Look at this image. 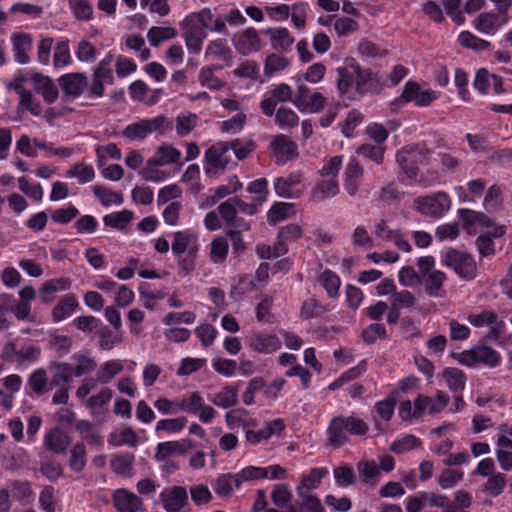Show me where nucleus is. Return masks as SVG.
Instances as JSON below:
<instances>
[{"mask_svg":"<svg viewBox=\"0 0 512 512\" xmlns=\"http://www.w3.org/2000/svg\"><path fill=\"white\" fill-rule=\"evenodd\" d=\"M229 245L226 238L217 236L210 243V260L215 264L223 263L228 255Z\"/></svg>","mask_w":512,"mask_h":512,"instance_id":"nucleus-56","label":"nucleus"},{"mask_svg":"<svg viewBox=\"0 0 512 512\" xmlns=\"http://www.w3.org/2000/svg\"><path fill=\"white\" fill-rule=\"evenodd\" d=\"M328 474L325 467L312 468L307 474L303 475L300 484L296 487L300 497L309 495L310 490L316 489L321 484V480Z\"/></svg>","mask_w":512,"mask_h":512,"instance_id":"nucleus-32","label":"nucleus"},{"mask_svg":"<svg viewBox=\"0 0 512 512\" xmlns=\"http://www.w3.org/2000/svg\"><path fill=\"white\" fill-rule=\"evenodd\" d=\"M449 396L443 391H437L435 396L418 395L416 398L417 413L421 417L425 414L435 415L440 413L448 404Z\"/></svg>","mask_w":512,"mask_h":512,"instance_id":"nucleus-21","label":"nucleus"},{"mask_svg":"<svg viewBox=\"0 0 512 512\" xmlns=\"http://www.w3.org/2000/svg\"><path fill=\"white\" fill-rule=\"evenodd\" d=\"M329 311V307L322 304L315 298L306 299L300 309V318L308 320L311 318L319 317Z\"/></svg>","mask_w":512,"mask_h":512,"instance_id":"nucleus-55","label":"nucleus"},{"mask_svg":"<svg viewBox=\"0 0 512 512\" xmlns=\"http://www.w3.org/2000/svg\"><path fill=\"white\" fill-rule=\"evenodd\" d=\"M49 369L54 371L52 376V384L60 387L63 383H69L73 377V367L66 362H51Z\"/></svg>","mask_w":512,"mask_h":512,"instance_id":"nucleus-52","label":"nucleus"},{"mask_svg":"<svg viewBox=\"0 0 512 512\" xmlns=\"http://www.w3.org/2000/svg\"><path fill=\"white\" fill-rule=\"evenodd\" d=\"M235 49L242 55H250L262 48V43L258 31L249 27L233 38Z\"/></svg>","mask_w":512,"mask_h":512,"instance_id":"nucleus-19","label":"nucleus"},{"mask_svg":"<svg viewBox=\"0 0 512 512\" xmlns=\"http://www.w3.org/2000/svg\"><path fill=\"white\" fill-rule=\"evenodd\" d=\"M166 512H181L188 504V494L184 487L171 486L164 488L159 495Z\"/></svg>","mask_w":512,"mask_h":512,"instance_id":"nucleus-18","label":"nucleus"},{"mask_svg":"<svg viewBox=\"0 0 512 512\" xmlns=\"http://www.w3.org/2000/svg\"><path fill=\"white\" fill-rule=\"evenodd\" d=\"M375 74L370 69H361L358 65V73L356 76L355 89L359 93L371 91L377 84Z\"/></svg>","mask_w":512,"mask_h":512,"instance_id":"nucleus-59","label":"nucleus"},{"mask_svg":"<svg viewBox=\"0 0 512 512\" xmlns=\"http://www.w3.org/2000/svg\"><path fill=\"white\" fill-rule=\"evenodd\" d=\"M108 443L113 447H136L139 444V437L131 427H125L119 431L110 433Z\"/></svg>","mask_w":512,"mask_h":512,"instance_id":"nucleus-40","label":"nucleus"},{"mask_svg":"<svg viewBox=\"0 0 512 512\" xmlns=\"http://www.w3.org/2000/svg\"><path fill=\"white\" fill-rule=\"evenodd\" d=\"M132 218V211L124 209L119 212H113L105 215L103 217V222L108 227L120 230L125 228Z\"/></svg>","mask_w":512,"mask_h":512,"instance_id":"nucleus-63","label":"nucleus"},{"mask_svg":"<svg viewBox=\"0 0 512 512\" xmlns=\"http://www.w3.org/2000/svg\"><path fill=\"white\" fill-rule=\"evenodd\" d=\"M178 410L196 415L205 424L211 423L217 414L212 406L205 403L198 391H193L179 400Z\"/></svg>","mask_w":512,"mask_h":512,"instance_id":"nucleus-8","label":"nucleus"},{"mask_svg":"<svg viewBox=\"0 0 512 512\" xmlns=\"http://www.w3.org/2000/svg\"><path fill=\"white\" fill-rule=\"evenodd\" d=\"M163 368L155 362H147L142 369V384L145 388H151L157 380L163 375Z\"/></svg>","mask_w":512,"mask_h":512,"instance_id":"nucleus-64","label":"nucleus"},{"mask_svg":"<svg viewBox=\"0 0 512 512\" xmlns=\"http://www.w3.org/2000/svg\"><path fill=\"white\" fill-rule=\"evenodd\" d=\"M231 57L232 51L224 39L211 40L205 48V58L207 60L229 62Z\"/></svg>","mask_w":512,"mask_h":512,"instance_id":"nucleus-39","label":"nucleus"},{"mask_svg":"<svg viewBox=\"0 0 512 512\" xmlns=\"http://www.w3.org/2000/svg\"><path fill=\"white\" fill-rule=\"evenodd\" d=\"M11 40L15 61L19 64L29 63V52L32 48L31 37L26 34H17L12 36Z\"/></svg>","mask_w":512,"mask_h":512,"instance_id":"nucleus-38","label":"nucleus"},{"mask_svg":"<svg viewBox=\"0 0 512 512\" xmlns=\"http://www.w3.org/2000/svg\"><path fill=\"white\" fill-rule=\"evenodd\" d=\"M438 97V92L432 89H422L417 82L408 81L403 87L400 99L404 102H413L419 107H426Z\"/></svg>","mask_w":512,"mask_h":512,"instance_id":"nucleus-15","label":"nucleus"},{"mask_svg":"<svg viewBox=\"0 0 512 512\" xmlns=\"http://www.w3.org/2000/svg\"><path fill=\"white\" fill-rule=\"evenodd\" d=\"M508 22H503V17L494 12H483L474 21V27L482 34L494 35L500 27Z\"/></svg>","mask_w":512,"mask_h":512,"instance_id":"nucleus-28","label":"nucleus"},{"mask_svg":"<svg viewBox=\"0 0 512 512\" xmlns=\"http://www.w3.org/2000/svg\"><path fill=\"white\" fill-rule=\"evenodd\" d=\"M209 400L217 407L228 409L238 402V389L231 385L224 386L219 392L214 393Z\"/></svg>","mask_w":512,"mask_h":512,"instance_id":"nucleus-41","label":"nucleus"},{"mask_svg":"<svg viewBox=\"0 0 512 512\" xmlns=\"http://www.w3.org/2000/svg\"><path fill=\"white\" fill-rule=\"evenodd\" d=\"M228 152L226 142H217L205 151L204 170L207 176L216 177L225 170L230 161Z\"/></svg>","mask_w":512,"mask_h":512,"instance_id":"nucleus-10","label":"nucleus"},{"mask_svg":"<svg viewBox=\"0 0 512 512\" xmlns=\"http://www.w3.org/2000/svg\"><path fill=\"white\" fill-rule=\"evenodd\" d=\"M340 192L339 183L337 179H322L319 180L312 189V199L315 202L324 201L329 198L337 196Z\"/></svg>","mask_w":512,"mask_h":512,"instance_id":"nucleus-35","label":"nucleus"},{"mask_svg":"<svg viewBox=\"0 0 512 512\" xmlns=\"http://www.w3.org/2000/svg\"><path fill=\"white\" fill-rule=\"evenodd\" d=\"M466 319L475 328L487 327V337L491 341H498L505 331V322L492 310L469 313Z\"/></svg>","mask_w":512,"mask_h":512,"instance_id":"nucleus-7","label":"nucleus"},{"mask_svg":"<svg viewBox=\"0 0 512 512\" xmlns=\"http://www.w3.org/2000/svg\"><path fill=\"white\" fill-rule=\"evenodd\" d=\"M274 50L290 51L295 42L294 36L286 27H268L264 30Z\"/></svg>","mask_w":512,"mask_h":512,"instance_id":"nucleus-24","label":"nucleus"},{"mask_svg":"<svg viewBox=\"0 0 512 512\" xmlns=\"http://www.w3.org/2000/svg\"><path fill=\"white\" fill-rule=\"evenodd\" d=\"M181 158V152L173 146L162 145L155 154L147 160L148 166H165L177 163Z\"/></svg>","mask_w":512,"mask_h":512,"instance_id":"nucleus-37","label":"nucleus"},{"mask_svg":"<svg viewBox=\"0 0 512 512\" xmlns=\"http://www.w3.org/2000/svg\"><path fill=\"white\" fill-rule=\"evenodd\" d=\"M326 99L319 93H311L305 84H299L293 104L300 112L317 113L325 106Z\"/></svg>","mask_w":512,"mask_h":512,"instance_id":"nucleus-14","label":"nucleus"},{"mask_svg":"<svg viewBox=\"0 0 512 512\" xmlns=\"http://www.w3.org/2000/svg\"><path fill=\"white\" fill-rule=\"evenodd\" d=\"M357 470L363 483L369 486H375L378 484L381 473L376 461L362 460L358 462Z\"/></svg>","mask_w":512,"mask_h":512,"instance_id":"nucleus-42","label":"nucleus"},{"mask_svg":"<svg viewBox=\"0 0 512 512\" xmlns=\"http://www.w3.org/2000/svg\"><path fill=\"white\" fill-rule=\"evenodd\" d=\"M27 387H29L31 393L36 396L44 395L48 391V377L46 370L38 368L31 372L27 380Z\"/></svg>","mask_w":512,"mask_h":512,"instance_id":"nucleus-47","label":"nucleus"},{"mask_svg":"<svg viewBox=\"0 0 512 512\" xmlns=\"http://www.w3.org/2000/svg\"><path fill=\"white\" fill-rule=\"evenodd\" d=\"M71 443L70 436L59 428L47 432L44 436L43 445L56 454H63Z\"/></svg>","mask_w":512,"mask_h":512,"instance_id":"nucleus-31","label":"nucleus"},{"mask_svg":"<svg viewBox=\"0 0 512 512\" xmlns=\"http://www.w3.org/2000/svg\"><path fill=\"white\" fill-rule=\"evenodd\" d=\"M179 26L188 51L199 54L202 50L203 42L207 38V34L199 32L197 29L182 21H180Z\"/></svg>","mask_w":512,"mask_h":512,"instance_id":"nucleus-34","label":"nucleus"},{"mask_svg":"<svg viewBox=\"0 0 512 512\" xmlns=\"http://www.w3.org/2000/svg\"><path fill=\"white\" fill-rule=\"evenodd\" d=\"M453 357L459 364L467 367L483 365L489 368H495L502 362L500 353L488 345L473 346L460 353H453Z\"/></svg>","mask_w":512,"mask_h":512,"instance_id":"nucleus-3","label":"nucleus"},{"mask_svg":"<svg viewBox=\"0 0 512 512\" xmlns=\"http://www.w3.org/2000/svg\"><path fill=\"white\" fill-rule=\"evenodd\" d=\"M193 447L194 443L190 439L161 442L156 446L155 458L157 461H165L174 454L185 455Z\"/></svg>","mask_w":512,"mask_h":512,"instance_id":"nucleus-23","label":"nucleus"},{"mask_svg":"<svg viewBox=\"0 0 512 512\" xmlns=\"http://www.w3.org/2000/svg\"><path fill=\"white\" fill-rule=\"evenodd\" d=\"M123 369V363L119 359L105 361L97 372V381L102 385L109 384Z\"/></svg>","mask_w":512,"mask_h":512,"instance_id":"nucleus-44","label":"nucleus"},{"mask_svg":"<svg viewBox=\"0 0 512 512\" xmlns=\"http://www.w3.org/2000/svg\"><path fill=\"white\" fill-rule=\"evenodd\" d=\"M235 488V473L222 474L213 483L215 493L221 497L229 498Z\"/></svg>","mask_w":512,"mask_h":512,"instance_id":"nucleus-58","label":"nucleus"},{"mask_svg":"<svg viewBox=\"0 0 512 512\" xmlns=\"http://www.w3.org/2000/svg\"><path fill=\"white\" fill-rule=\"evenodd\" d=\"M72 359L76 363L75 368H73V374L77 377L88 374L94 371L97 367L96 360L83 353L73 354Z\"/></svg>","mask_w":512,"mask_h":512,"instance_id":"nucleus-60","label":"nucleus"},{"mask_svg":"<svg viewBox=\"0 0 512 512\" xmlns=\"http://www.w3.org/2000/svg\"><path fill=\"white\" fill-rule=\"evenodd\" d=\"M293 89L286 83L272 85L263 95L260 102V108L267 117L273 116L278 103L292 102Z\"/></svg>","mask_w":512,"mask_h":512,"instance_id":"nucleus-11","label":"nucleus"},{"mask_svg":"<svg viewBox=\"0 0 512 512\" xmlns=\"http://www.w3.org/2000/svg\"><path fill=\"white\" fill-rule=\"evenodd\" d=\"M428 154L427 150L419 149L415 146H406L397 152L396 160L402 171L410 179H415L419 172L416 163L424 161Z\"/></svg>","mask_w":512,"mask_h":512,"instance_id":"nucleus-12","label":"nucleus"},{"mask_svg":"<svg viewBox=\"0 0 512 512\" xmlns=\"http://www.w3.org/2000/svg\"><path fill=\"white\" fill-rule=\"evenodd\" d=\"M69 7L79 21H89L93 18L94 9L89 0H69Z\"/></svg>","mask_w":512,"mask_h":512,"instance_id":"nucleus-61","label":"nucleus"},{"mask_svg":"<svg viewBox=\"0 0 512 512\" xmlns=\"http://www.w3.org/2000/svg\"><path fill=\"white\" fill-rule=\"evenodd\" d=\"M165 129L166 118L164 116H156L154 118L141 119L127 125L123 130V136L131 141H139L154 132H163Z\"/></svg>","mask_w":512,"mask_h":512,"instance_id":"nucleus-9","label":"nucleus"},{"mask_svg":"<svg viewBox=\"0 0 512 512\" xmlns=\"http://www.w3.org/2000/svg\"><path fill=\"white\" fill-rule=\"evenodd\" d=\"M423 279L425 282L426 292L430 296L436 298L444 296L443 284L446 281V274L443 271H433Z\"/></svg>","mask_w":512,"mask_h":512,"instance_id":"nucleus-49","label":"nucleus"},{"mask_svg":"<svg viewBox=\"0 0 512 512\" xmlns=\"http://www.w3.org/2000/svg\"><path fill=\"white\" fill-rule=\"evenodd\" d=\"M270 148L273 151L278 164H284L298 155L296 143L283 134L277 135L271 141Z\"/></svg>","mask_w":512,"mask_h":512,"instance_id":"nucleus-22","label":"nucleus"},{"mask_svg":"<svg viewBox=\"0 0 512 512\" xmlns=\"http://www.w3.org/2000/svg\"><path fill=\"white\" fill-rule=\"evenodd\" d=\"M93 193L105 207L121 205L124 201L123 194L120 191H114L105 186L95 185L93 187Z\"/></svg>","mask_w":512,"mask_h":512,"instance_id":"nucleus-50","label":"nucleus"},{"mask_svg":"<svg viewBox=\"0 0 512 512\" xmlns=\"http://www.w3.org/2000/svg\"><path fill=\"white\" fill-rule=\"evenodd\" d=\"M79 308L77 297L68 294L61 298L51 311V318L54 323H59L69 318Z\"/></svg>","mask_w":512,"mask_h":512,"instance_id":"nucleus-30","label":"nucleus"},{"mask_svg":"<svg viewBox=\"0 0 512 512\" xmlns=\"http://www.w3.org/2000/svg\"><path fill=\"white\" fill-rule=\"evenodd\" d=\"M62 90L70 96H80L88 85L87 77L83 73H69L59 78Z\"/></svg>","mask_w":512,"mask_h":512,"instance_id":"nucleus-29","label":"nucleus"},{"mask_svg":"<svg viewBox=\"0 0 512 512\" xmlns=\"http://www.w3.org/2000/svg\"><path fill=\"white\" fill-rule=\"evenodd\" d=\"M363 176V167L356 158L351 157L343 173V187L349 196H355L358 193Z\"/></svg>","mask_w":512,"mask_h":512,"instance_id":"nucleus-20","label":"nucleus"},{"mask_svg":"<svg viewBox=\"0 0 512 512\" xmlns=\"http://www.w3.org/2000/svg\"><path fill=\"white\" fill-rule=\"evenodd\" d=\"M249 348L259 354H273L281 349L279 337L264 331H254L248 336Z\"/></svg>","mask_w":512,"mask_h":512,"instance_id":"nucleus-16","label":"nucleus"},{"mask_svg":"<svg viewBox=\"0 0 512 512\" xmlns=\"http://www.w3.org/2000/svg\"><path fill=\"white\" fill-rule=\"evenodd\" d=\"M442 265L452 269L459 278L466 281L473 280L477 276L475 259L465 251L453 248L446 249Z\"/></svg>","mask_w":512,"mask_h":512,"instance_id":"nucleus-5","label":"nucleus"},{"mask_svg":"<svg viewBox=\"0 0 512 512\" xmlns=\"http://www.w3.org/2000/svg\"><path fill=\"white\" fill-rule=\"evenodd\" d=\"M182 22L197 29L203 34H207V31L222 35H226L228 33V28L226 24H224L222 15L214 13L208 7L187 14Z\"/></svg>","mask_w":512,"mask_h":512,"instance_id":"nucleus-4","label":"nucleus"},{"mask_svg":"<svg viewBox=\"0 0 512 512\" xmlns=\"http://www.w3.org/2000/svg\"><path fill=\"white\" fill-rule=\"evenodd\" d=\"M372 233L381 241L393 242L398 249L404 252L408 253L412 250L410 243L403 238L401 231L392 229L385 218H379L374 221Z\"/></svg>","mask_w":512,"mask_h":512,"instance_id":"nucleus-13","label":"nucleus"},{"mask_svg":"<svg viewBox=\"0 0 512 512\" xmlns=\"http://www.w3.org/2000/svg\"><path fill=\"white\" fill-rule=\"evenodd\" d=\"M303 173L294 171L285 176H281L274 181L275 193L282 198L297 199L301 196L302 190L300 184L302 182Z\"/></svg>","mask_w":512,"mask_h":512,"instance_id":"nucleus-17","label":"nucleus"},{"mask_svg":"<svg viewBox=\"0 0 512 512\" xmlns=\"http://www.w3.org/2000/svg\"><path fill=\"white\" fill-rule=\"evenodd\" d=\"M318 281L325 289L329 298L336 299L339 297L341 279L336 273L326 269L320 273L318 276Z\"/></svg>","mask_w":512,"mask_h":512,"instance_id":"nucleus-48","label":"nucleus"},{"mask_svg":"<svg viewBox=\"0 0 512 512\" xmlns=\"http://www.w3.org/2000/svg\"><path fill=\"white\" fill-rule=\"evenodd\" d=\"M486 187V183L483 179H474L467 183V192L463 187H457V193L460 200L463 202H475L479 199Z\"/></svg>","mask_w":512,"mask_h":512,"instance_id":"nucleus-51","label":"nucleus"},{"mask_svg":"<svg viewBox=\"0 0 512 512\" xmlns=\"http://www.w3.org/2000/svg\"><path fill=\"white\" fill-rule=\"evenodd\" d=\"M268 478V470L264 467L247 466L235 473V488L239 489L243 483Z\"/></svg>","mask_w":512,"mask_h":512,"instance_id":"nucleus-53","label":"nucleus"},{"mask_svg":"<svg viewBox=\"0 0 512 512\" xmlns=\"http://www.w3.org/2000/svg\"><path fill=\"white\" fill-rule=\"evenodd\" d=\"M222 66L207 65L201 68L198 74V81L201 86L210 90H220L225 86V82L215 75V71L221 69Z\"/></svg>","mask_w":512,"mask_h":512,"instance_id":"nucleus-43","label":"nucleus"},{"mask_svg":"<svg viewBox=\"0 0 512 512\" xmlns=\"http://www.w3.org/2000/svg\"><path fill=\"white\" fill-rule=\"evenodd\" d=\"M338 74L337 87L341 93H346L350 88L355 87L358 73V63L353 59H346L343 66L336 69Z\"/></svg>","mask_w":512,"mask_h":512,"instance_id":"nucleus-27","label":"nucleus"},{"mask_svg":"<svg viewBox=\"0 0 512 512\" xmlns=\"http://www.w3.org/2000/svg\"><path fill=\"white\" fill-rule=\"evenodd\" d=\"M495 454L501 469L510 471L512 469V440L505 434L498 436Z\"/></svg>","mask_w":512,"mask_h":512,"instance_id":"nucleus-33","label":"nucleus"},{"mask_svg":"<svg viewBox=\"0 0 512 512\" xmlns=\"http://www.w3.org/2000/svg\"><path fill=\"white\" fill-rule=\"evenodd\" d=\"M71 285L72 281L67 277L53 278L45 281L39 289L42 303H51L57 293L68 291Z\"/></svg>","mask_w":512,"mask_h":512,"instance_id":"nucleus-25","label":"nucleus"},{"mask_svg":"<svg viewBox=\"0 0 512 512\" xmlns=\"http://www.w3.org/2000/svg\"><path fill=\"white\" fill-rule=\"evenodd\" d=\"M34 88L36 92L40 94L44 101L48 104L54 103L58 98V88L52 79L47 76L39 73L35 74Z\"/></svg>","mask_w":512,"mask_h":512,"instance_id":"nucleus-36","label":"nucleus"},{"mask_svg":"<svg viewBox=\"0 0 512 512\" xmlns=\"http://www.w3.org/2000/svg\"><path fill=\"white\" fill-rule=\"evenodd\" d=\"M369 426L355 413L340 415L331 419L327 428L328 443L340 447L348 442V435L363 436L368 432Z\"/></svg>","mask_w":512,"mask_h":512,"instance_id":"nucleus-2","label":"nucleus"},{"mask_svg":"<svg viewBox=\"0 0 512 512\" xmlns=\"http://www.w3.org/2000/svg\"><path fill=\"white\" fill-rule=\"evenodd\" d=\"M450 196L444 191L434 192L430 195L414 199L413 208L426 217L441 218L451 208Z\"/></svg>","mask_w":512,"mask_h":512,"instance_id":"nucleus-6","label":"nucleus"},{"mask_svg":"<svg viewBox=\"0 0 512 512\" xmlns=\"http://www.w3.org/2000/svg\"><path fill=\"white\" fill-rule=\"evenodd\" d=\"M171 250L177 259L180 272L189 274L195 268V260L200 251L198 233L192 229L174 232Z\"/></svg>","mask_w":512,"mask_h":512,"instance_id":"nucleus-1","label":"nucleus"},{"mask_svg":"<svg viewBox=\"0 0 512 512\" xmlns=\"http://www.w3.org/2000/svg\"><path fill=\"white\" fill-rule=\"evenodd\" d=\"M177 34L173 27L153 26L147 32V38L152 46L157 47L160 43L175 38Z\"/></svg>","mask_w":512,"mask_h":512,"instance_id":"nucleus-57","label":"nucleus"},{"mask_svg":"<svg viewBox=\"0 0 512 512\" xmlns=\"http://www.w3.org/2000/svg\"><path fill=\"white\" fill-rule=\"evenodd\" d=\"M135 457L132 453H118L110 460L112 471L121 476H131Z\"/></svg>","mask_w":512,"mask_h":512,"instance_id":"nucleus-45","label":"nucleus"},{"mask_svg":"<svg viewBox=\"0 0 512 512\" xmlns=\"http://www.w3.org/2000/svg\"><path fill=\"white\" fill-rule=\"evenodd\" d=\"M75 428L88 444L98 447L103 445L102 436L90 421L80 420L75 424Z\"/></svg>","mask_w":512,"mask_h":512,"instance_id":"nucleus-54","label":"nucleus"},{"mask_svg":"<svg viewBox=\"0 0 512 512\" xmlns=\"http://www.w3.org/2000/svg\"><path fill=\"white\" fill-rule=\"evenodd\" d=\"M113 502L118 512H139L143 506L141 499L126 489L114 491Z\"/></svg>","mask_w":512,"mask_h":512,"instance_id":"nucleus-26","label":"nucleus"},{"mask_svg":"<svg viewBox=\"0 0 512 512\" xmlns=\"http://www.w3.org/2000/svg\"><path fill=\"white\" fill-rule=\"evenodd\" d=\"M113 398V391L108 387H103L100 391L83 402L84 406L92 413L96 408H102L109 404Z\"/></svg>","mask_w":512,"mask_h":512,"instance_id":"nucleus-62","label":"nucleus"},{"mask_svg":"<svg viewBox=\"0 0 512 512\" xmlns=\"http://www.w3.org/2000/svg\"><path fill=\"white\" fill-rule=\"evenodd\" d=\"M442 377L448 388L455 394H461L465 388L466 376L458 368L448 367L444 369Z\"/></svg>","mask_w":512,"mask_h":512,"instance_id":"nucleus-46","label":"nucleus"}]
</instances>
